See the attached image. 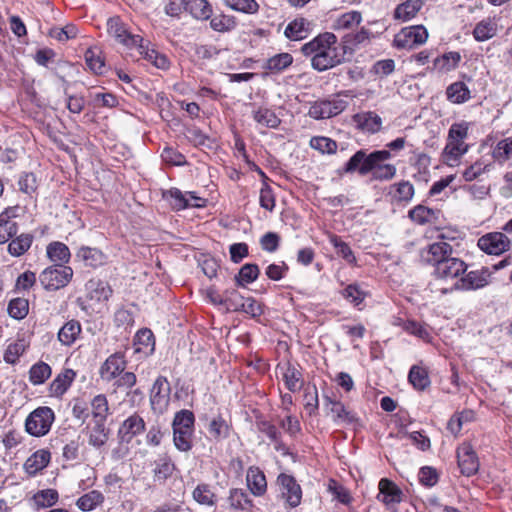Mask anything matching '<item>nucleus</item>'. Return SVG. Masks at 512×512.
Masks as SVG:
<instances>
[{"instance_id": "20", "label": "nucleus", "mask_w": 512, "mask_h": 512, "mask_svg": "<svg viewBox=\"0 0 512 512\" xmlns=\"http://www.w3.org/2000/svg\"><path fill=\"white\" fill-rule=\"evenodd\" d=\"M453 254L452 246L447 242H434L421 251V259L427 265L438 269L449 256Z\"/></svg>"}, {"instance_id": "40", "label": "nucleus", "mask_w": 512, "mask_h": 512, "mask_svg": "<svg viewBox=\"0 0 512 512\" xmlns=\"http://www.w3.org/2000/svg\"><path fill=\"white\" fill-rule=\"evenodd\" d=\"M76 256L81 259L86 266L97 268L105 262L104 253L94 247L81 246L76 253Z\"/></svg>"}, {"instance_id": "61", "label": "nucleus", "mask_w": 512, "mask_h": 512, "mask_svg": "<svg viewBox=\"0 0 512 512\" xmlns=\"http://www.w3.org/2000/svg\"><path fill=\"white\" fill-rule=\"evenodd\" d=\"M460 60L461 56L458 52H448L434 60V67L439 71L448 72L454 70Z\"/></svg>"}, {"instance_id": "15", "label": "nucleus", "mask_w": 512, "mask_h": 512, "mask_svg": "<svg viewBox=\"0 0 512 512\" xmlns=\"http://www.w3.org/2000/svg\"><path fill=\"white\" fill-rule=\"evenodd\" d=\"M276 370L280 372L281 379L289 392H298L304 386V376L298 364L286 361L279 363L276 366Z\"/></svg>"}, {"instance_id": "33", "label": "nucleus", "mask_w": 512, "mask_h": 512, "mask_svg": "<svg viewBox=\"0 0 512 512\" xmlns=\"http://www.w3.org/2000/svg\"><path fill=\"white\" fill-rule=\"evenodd\" d=\"M135 353L150 355L155 349V337L149 328H142L134 336Z\"/></svg>"}, {"instance_id": "2", "label": "nucleus", "mask_w": 512, "mask_h": 512, "mask_svg": "<svg viewBox=\"0 0 512 512\" xmlns=\"http://www.w3.org/2000/svg\"><path fill=\"white\" fill-rule=\"evenodd\" d=\"M337 37L330 32L321 33L301 47L304 56L310 57L311 66L319 72L326 71L343 60Z\"/></svg>"}, {"instance_id": "4", "label": "nucleus", "mask_w": 512, "mask_h": 512, "mask_svg": "<svg viewBox=\"0 0 512 512\" xmlns=\"http://www.w3.org/2000/svg\"><path fill=\"white\" fill-rule=\"evenodd\" d=\"M195 416L187 409L176 412L173 422V442L175 447L182 452L192 449V438L194 434Z\"/></svg>"}, {"instance_id": "9", "label": "nucleus", "mask_w": 512, "mask_h": 512, "mask_svg": "<svg viewBox=\"0 0 512 512\" xmlns=\"http://www.w3.org/2000/svg\"><path fill=\"white\" fill-rule=\"evenodd\" d=\"M276 483L279 486L280 496L284 500L286 507L293 509L301 504L302 488L294 476L280 473L277 476Z\"/></svg>"}, {"instance_id": "50", "label": "nucleus", "mask_w": 512, "mask_h": 512, "mask_svg": "<svg viewBox=\"0 0 512 512\" xmlns=\"http://www.w3.org/2000/svg\"><path fill=\"white\" fill-rule=\"evenodd\" d=\"M84 440L80 435L67 441L62 448V457L67 462H77L80 460Z\"/></svg>"}, {"instance_id": "56", "label": "nucleus", "mask_w": 512, "mask_h": 512, "mask_svg": "<svg viewBox=\"0 0 512 512\" xmlns=\"http://www.w3.org/2000/svg\"><path fill=\"white\" fill-rule=\"evenodd\" d=\"M7 312L15 320L24 319L29 313V301L26 298L17 297L9 301Z\"/></svg>"}, {"instance_id": "22", "label": "nucleus", "mask_w": 512, "mask_h": 512, "mask_svg": "<svg viewBox=\"0 0 512 512\" xmlns=\"http://www.w3.org/2000/svg\"><path fill=\"white\" fill-rule=\"evenodd\" d=\"M343 100H323L315 102L309 109V116L314 119H327L340 114L345 109Z\"/></svg>"}, {"instance_id": "7", "label": "nucleus", "mask_w": 512, "mask_h": 512, "mask_svg": "<svg viewBox=\"0 0 512 512\" xmlns=\"http://www.w3.org/2000/svg\"><path fill=\"white\" fill-rule=\"evenodd\" d=\"M255 427L257 431L264 435L270 444L273 445L275 451L282 455L289 454V447L283 440V435L280 429L269 420L264 414L258 412L255 414Z\"/></svg>"}, {"instance_id": "29", "label": "nucleus", "mask_w": 512, "mask_h": 512, "mask_svg": "<svg viewBox=\"0 0 512 512\" xmlns=\"http://www.w3.org/2000/svg\"><path fill=\"white\" fill-rule=\"evenodd\" d=\"M86 435L90 446L101 449L109 440L110 429L106 422L92 421V425L86 427Z\"/></svg>"}, {"instance_id": "46", "label": "nucleus", "mask_w": 512, "mask_h": 512, "mask_svg": "<svg viewBox=\"0 0 512 512\" xmlns=\"http://www.w3.org/2000/svg\"><path fill=\"white\" fill-rule=\"evenodd\" d=\"M34 237L29 233H22L15 238H11L8 244V252L14 257L24 255L31 247Z\"/></svg>"}, {"instance_id": "14", "label": "nucleus", "mask_w": 512, "mask_h": 512, "mask_svg": "<svg viewBox=\"0 0 512 512\" xmlns=\"http://www.w3.org/2000/svg\"><path fill=\"white\" fill-rule=\"evenodd\" d=\"M378 489L377 499L386 506L387 510L396 512L398 504L403 501L402 489L388 478L380 479Z\"/></svg>"}, {"instance_id": "31", "label": "nucleus", "mask_w": 512, "mask_h": 512, "mask_svg": "<svg viewBox=\"0 0 512 512\" xmlns=\"http://www.w3.org/2000/svg\"><path fill=\"white\" fill-rule=\"evenodd\" d=\"M176 470V465L168 454L159 455L154 461L153 478L154 481L164 483L172 476Z\"/></svg>"}, {"instance_id": "11", "label": "nucleus", "mask_w": 512, "mask_h": 512, "mask_svg": "<svg viewBox=\"0 0 512 512\" xmlns=\"http://www.w3.org/2000/svg\"><path fill=\"white\" fill-rule=\"evenodd\" d=\"M491 272L489 268L482 267L481 269L465 272L454 283L452 290L458 291H474L486 287L490 283Z\"/></svg>"}, {"instance_id": "63", "label": "nucleus", "mask_w": 512, "mask_h": 512, "mask_svg": "<svg viewBox=\"0 0 512 512\" xmlns=\"http://www.w3.org/2000/svg\"><path fill=\"white\" fill-rule=\"evenodd\" d=\"M223 3L230 9L245 14H255L259 10L256 0H223Z\"/></svg>"}, {"instance_id": "45", "label": "nucleus", "mask_w": 512, "mask_h": 512, "mask_svg": "<svg viewBox=\"0 0 512 512\" xmlns=\"http://www.w3.org/2000/svg\"><path fill=\"white\" fill-rule=\"evenodd\" d=\"M328 239L338 256L342 257L349 265L355 266L357 264V259L351 247L348 243L344 242L340 236L330 233Z\"/></svg>"}, {"instance_id": "30", "label": "nucleus", "mask_w": 512, "mask_h": 512, "mask_svg": "<svg viewBox=\"0 0 512 512\" xmlns=\"http://www.w3.org/2000/svg\"><path fill=\"white\" fill-rule=\"evenodd\" d=\"M476 420V413L472 409H463L456 411L449 418L446 429L454 437H459L465 424L472 423Z\"/></svg>"}, {"instance_id": "25", "label": "nucleus", "mask_w": 512, "mask_h": 512, "mask_svg": "<svg viewBox=\"0 0 512 512\" xmlns=\"http://www.w3.org/2000/svg\"><path fill=\"white\" fill-rule=\"evenodd\" d=\"M77 374L71 368H64L56 377L51 381L48 386V393L50 397L62 399L64 394L70 389L75 381Z\"/></svg>"}, {"instance_id": "36", "label": "nucleus", "mask_w": 512, "mask_h": 512, "mask_svg": "<svg viewBox=\"0 0 512 512\" xmlns=\"http://www.w3.org/2000/svg\"><path fill=\"white\" fill-rule=\"evenodd\" d=\"M408 381L415 390L424 391L431 384L428 369L422 365L411 366Z\"/></svg>"}, {"instance_id": "24", "label": "nucleus", "mask_w": 512, "mask_h": 512, "mask_svg": "<svg viewBox=\"0 0 512 512\" xmlns=\"http://www.w3.org/2000/svg\"><path fill=\"white\" fill-rule=\"evenodd\" d=\"M355 127L366 134H376L382 129V118L374 111H362L352 116Z\"/></svg>"}, {"instance_id": "54", "label": "nucleus", "mask_w": 512, "mask_h": 512, "mask_svg": "<svg viewBox=\"0 0 512 512\" xmlns=\"http://www.w3.org/2000/svg\"><path fill=\"white\" fill-rule=\"evenodd\" d=\"M216 300L223 302V306H225L228 311L238 312L239 307L243 305L244 296L236 289H226L222 295H217Z\"/></svg>"}, {"instance_id": "42", "label": "nucleus", "mask_w": 512, "mask_h": 512, "mask_svg": "<svg viewBox=\"0 0 512 512\" xmlns=\"http://www.w3.org/2000/svg\"><path fill=\"white\" fill-rule=\"evenodd\" d=\"M105 501V497L99 490H91L76 500V506L83 512H89L101 506Z\"/></svg>"}, {"instance_id": "43", "label": "nucleus", "mask_w": 512, "mask_h": 512, "mask_svg": "<svg viewBox=\"0 0 512 512\" xmlns=\"http://www.w3.org/2000/svg\"><path fill=\"white\" fill-rule=\"evenodd\" d=\"M497 23L492 18H486L478 22L473 29V37L478 42H484L497 34Z\"/></svg>"}, {"instance_id": "55", "label": "nucleus", "mask_w": 512, "mask_h": 512, "mask_svg": "<svg viewBox=\"0 0 512 512\" xmlns=\"http://www.w3.org/2000/svg\"><path fill=\"white\" fill-rule=\"evenodd\" d=\"M362 21L359 11H349L340 15L333 24L334 30H350L358 26Z\"/></svg>"}, {"instance_id": "28", "label": "nucleus", "mask_w": 512, "mask_h": 512, "mask_svg": "<svg viewBox=\"0 0 512 512\" xmlns=\"http://www.w3.org/2000/svg\"><path fill=\"white\" fill-rule=\"evenodd\" d=\"M227 503L234 511L255 512V504L249 494L242 488H231L228 493Z\"/></svg>"}, {"instance_id": "8", "label": "nucleus", "mask_w": 512, "mask_h": 512, "mask_svg": "<svg viewBox=\"0 0 512 512\" xmlns=\"http://www.w3.org/2000/svg\"><path fill=\"white\" fill-rule=\"evenodd\" d=\"M205 422V428L209 434V438L214 442H222L229 439L234 433V427L231 417H225L223 414L209 418L207 415L200 417Z\"/></svg>"}, {"instance_id": "57", "label": "nucleus", "mask_w": 512, "mask_h": 512, "mask_svg": "<svg viewBox=\"0 0 512 512\" xmlns=\"http://www.w3.org/2000/svg\"><path fill=\"white\" fill-rule=\"evenodd\" d=\"M447 98L453 103H464L470 99V90L463 82H455L448 86Z\"/></svg>"}, {"instance_id": "41", "label": "nucleus", "mask_w": 512, "mask_h": 512, "mask_svg": "<svg viewBox=\"0 0 512 512\" xmlns=\"http://www.w3.org/2000/svg\"><path fill=\"white\" fill-rule=\"evenodd\" d=\"M184 11L198 20H207L212 14V8L206 0H184Z\"/></svg>"}, {"instance_id": "18", "label": "nucleus", "mask_w": 512, "mask_h": 512, "mask_svg": "<svg viewBox=\"0 0 512 512\" xmlns=\"http://www.w3.org/2000/svg\"><path fill=\"white\" fill-rule=\"evenodd\" d=\"M511 241L502 232H490L478 239V247L489 255H500L508 251Z\"/></svg>"}, {"instance_id": "27", "label": "nucleus", "mask_w": 512, "mask_h": 512, "mask_svg": "<svg viewBox=\"0 0 512 512\" xmlns=\"http://www.w3.org/2000/svg\"><path fill=\"white\" fill-rule=\"evenodd\" d=\"M246 485L255 497H262L267 493L266 476L258 466H250L246 473Z\"/></svg>"}, {"instance_id": "62", "label": "nucleus", "mask_w": 512, "mask_h": 512, "mask_svg": "<svg viewBox=\"0 0 512 512\" xmlns=\"http://www.w3.org/2000/svg\"><path fill=\"white\" fill-rule=\"evenodd\" d=\"M403 330L406 333L426 342H430L432 339L431 333L427 329L426 325L416 320H406V323H403Z\"/></svg>"}, {"instance_id": "49", "label": "nucleus", "mask_w": 512, "mask_h": 512, "mask_svg": "<svg viewBox=\"0 0 512 512\" xmlns=\"http://www.w3.org/2000/svg\"><path fill=\"white\" fill-rule=\"evenodd\" d=\"M293 63V57L289 53L276 54L265 61L262 68L270 73H280Z\"/></svg>"}, {"instance_id": "19", "label": "nucleus", "mask_w": 512, "mask_h": 512, "mask_svg": "<svg viewBox=\"0 0 512 512\" xmlns=\"http://www.w3.org/2000/svg\"><path fill=\"white\" fill-rule=\"evenodd\" d=\"M127 360L124 352L118 351L102 363L99 369L100 377L107 382L116 380L126 369Z\"/></svg>"}, {"instance_id": "3", "label": "nucleus", "mask_w": 512, "mask_h": 512, "mask_svg": "<svg viewBox=\"0 0 512 512\" xmlns=\"http://www.w3.org/2000/svg\"><path fill=\"white\" fill-rule=\"evenodd\" d=\"M469 123L462 121L451 125L448 131L447 142L442 153L443 161L449 166H454L460 158L468 151L469 146L465 143L468 137Z\"/></svg>"}, {"instance_id": "5", "label": "nucleus", "mask_w": 512, "mask_h": 512, "mask_svg": "<svg viewBox=\"0 0 512 512\" xmlns=\"http://www.w3.org/2000/svg\"><path fill=\"white\" fill-rule=\"evenodd\" d=\"M55 419V412L51 407L39 406L27 415L24 430L32 437H44L51 431Z\"/></svg>"}, {"instance_id": "17", "label": "nucleus", "mask_w": 512, "mask_h": 512, "mask_svg": "<svg viewBox=\"0 0 512 512\" xmlns=\"http://www.w3.org/2000/svg\"><path fill=\"white\" fill-rule=\"evenodd\" d=\"M145 430L146 423L144 418L138 412H134L120 424L117 436L120 442L128 444L135 437L141 435Z\"/></svg>"}, {"instance_id": "44", "label": "nucleus", "mask_w": 512, "mask_h": 512, "mask_svg": "<svg viewBox=\"0 0 512 512\" xmlns=\"http://www.w3.org/2000/svg\"><path fill=\"white\" fill-rule=\"evenodd\" d=\"M28 375L30 383L34 386H39L51 377L52 368L48 363L40 360L30 367Z\"/></svg>"}, {"instance_id": "60", "label": "nucleus", "mask_w": 512, "mask_h": 512, "mask_svg": "<svg viewBox=\"0 0 512 512\" xmlns=\"http://www.w3.org/2000/svg\"><path fill=\"white\" fill-rule=\"evenodd\" d=\"M253 119L258 124L269 128H276L280 124V119L276 114L272 110L264 107H259L253 112Z\"/></svg>"}, {"instance_id": "48", "label": "nucleus", "mask_w": 512, "mask_h": 512, "mask_svg": "<svg viewBox=\"0 0 512 512\" xmlns=\"http://www.w3.org/2000/svg\"><path fill=\"white\" fill-rule=\"evenodd\" d=\"M193 499L200 505L212 507L217 503V495L212 491L209 484H198L192 491Z\"/></svg>"}, {"instance_id": "47", "label": "nucleus", "mask_w": 512, "mask_h": 512, "mask_svg": "<svg viewBox=\"0 0 512 512\" xmlns=\"http://www.w3.org/2000/svg\"><path fill=\"white\" fill-rule=\"evenodd\" d=\"M422 6V0H407L396 7L394 17L404 22L409 21L416 16Z\"/></svg>"}, {"instance_id": "26", "label": "nucleus", "mask_w": 512, "mask_h": 512, "mask_svg": "<svg viewBox=\"0 0 512 512\" xmlns=\"http://www.w3.org/2000/svg\"><path fill=\"white\" fill-rule=\"evenodd\" d=\"M51 461V452L48 449H39L32 453L24 462L23 469L25 473L34 477L44 470Z\"/></svg>"}, {"instance_id": "34", "label": "nucleus", "mask_w": 512, "mask_h": 512, "mask_svg": "<svg viewBox=\"0 0 512 512\" xmlns=\"http://www.w3.org/2000/svg\"><path fill=\"white\" fill-rule=\"evenodd\" d=\"M82 326L78 320L67 321L58 331V340L64 346H72L79 339Z\"/></svg>"}, {"instance_id": "32", "label": "nucleus", "mask_w": 512, "mask_h": 512, "mask_svg": "<svg viewBox=\"0 0 512 512\" xmlns=\"http://www.w3.org/2000/svg\"><path fill=\"white\" fill-rule=\"evenodd\" d=\"M89 412L92 421L106 422L111 414L107 396L105 394L95 395L89 402Z\"/></svg>"}, {"instance_id": "13", "label": "nucleus", "mask_w": 512, "mask_h": 512, "mask_svg": "<svg viewBox=\"0 0 512 512\" xmlns=\"http://www.w3.org/2000/svg\"><path fill=\"white\" fill-rule=\"evenodd\" d=\"M107 33L116 42L123 45L129 50L135 48L141 42L140 35L130 33L119 16L111 17L107 21Z\"/></svg>"}, {"instance_id": "16", "label": "nucleus", "mask_w": 512, "mask_h": 512, "mask_svg": "<svg viewBox=\"0 0 512 512\" xmlns=\"http://www.w3.org/2000/svg\"><path fill=\"white\" fill-rule=\"evenodd\" d=\"M467 269L468 265L464 260L451 255L439 265L438 269L433 270V276L443 281L458 280Z\"/></svg>"}, {"instance_id": "64", "label": "nucleus", "mask_w": 512, "mask_h": 512, "mask_svg": "<svg viewBox=\"0 0 512 512\" xmlns=\"http://www.w3.org/2000/svg\"><path fill=\"white\" fill-rule=\"evenodd\" d=\"M409 217L417 224L423 225L436 218L435 212L423 205H418L409 211Z\"/></svg>"}, {"instance_id": "38", "label": "nucleus", "mask_w": 512, "mask_h": 512, "mask_svg": "<svg viewBox=\"0 0 512 512\" xmlns=\"http://www.w3.org/2000/svg\"><path fill=\"white\" fill-rule=\"evenodd\" d=\"M59 500V493L56 489L48 488L39 490L32 498V505L35 510L53 507Z\"/></svg>"}, {"instance_id": "37", "label": "nucleus", "mask_w": 512, "mask_h": 512, "mask_svg": "<svg viewBox=\"0 0 512 512\" xmlns=\"http://www.w3.org/2000/svg\"><path fill=\"white\" fill-rule=\"evenodd\" d=\"M46 255L55 264L65 265L71 258L68 246L60 241H53L46 247Z\"/></svg>"}, {"instance_id": "59", "label": "nucleus", "mask_w": 512, "mask_h": 512, "mask_svg": "<svg viewBox=\"0 0 512 512\" xmlns=\"http://www.w3.org/2000/svg\"><path fill=\"white\" fill-rule=\"evenodd\" d=\"M27 349L28 345L24 339H19L14 343L9 344L4 352V361L8 364L15 365Z\"/></svg>"}, {"instance_id": "23", "label": "nucleus", "mask_w": 512, "mask_h": 512, "mask_svg": "<svg viewBox=\"0 0 512 512\" xmlns=\"http://www.w3.org/2000/svg\"><path fill=\"white\" fill-rule=\"evenodd\" d=\"M325 405H330V412L335 423H345L348 425L356 424L359 421L357 414L348 409L345 404L337 399H333L328 395L323 396Z\"/></svg>"}, {"instance_id": "58", "label": "nucleus", "mask_w": 512, "mask_h": 512, "mask_svg": "<svg viewBox=\"0 0 512 512\" xmlns=\"http://www.w3.org/2000/svg\"><path fill=\"white\" fill-rule=\"evenodd\" d=\"M237 26V20L232 15L219 14L210 20V27L217 32L225 33L234 30Z\"/></svg>"}, {"instance_id": "6", "label": "nucleus", "mask_w": 512, "mask_h": 512, "mask_svg": "<svg viewBox=\"0 0 512 512\" xmlns=\"http://www.w3.org/2000/svg\"><path fill=\"white\" fill-rule=\"evenodd\" d=\"M73 274L70 266L54 264L40 273L39 281L46 291H57L71 282Z\"/></svg>"}, {"instance_id": "10", "label": "nucleus", "mask_w": 512, "mask_h": 512, "mask_svg": "<svg viewBox=\"0 0 512 512\" xmlns=\"http://www.w3.org/2000/svg\"><path fill=\"white\" fill-rule=\"evenodd\" d=\"M428 32L422 25L402 28L394 37L393 44L398 49L411 50L427 41Z\"/></svg>"}, {"instance_id": "39", "label": "nucleus", "mask_w": 512, "mask_h": 512, "mask_svg": "<svg viewBox=\"0 0 512 512\" xmlns=\"http://www.w3.org/2000/svg\"><path fill=\"white\" fill-rule=\"evenodd\" d=\"M310 25L305 18H296L287 25L284 34L292 41L302 40L308 36Z\"/></svg>"}, {"instance_id": "12", "label": "nucleus", "mask_w": 512, "mask_h": 512, "mask_svg": "<svg viewBox=\"0 0 512 512\" xmlns=\"http://www.w3.org/2000/svg\"><path fill=\"white\" fill-rule=\"evenodd\" d=\"M456 458L462 475L471 477L478 473L480 468L479 457L470 442H463L457 447Z\"/></svg>"}, {"instance_id": "51", "label": "nucleus", "mask_w": 512, "mask_h": 512, "mask_svg": "<svg viewBox=\"0 0 512 512\" xmlns=\"http://www.w3.org/2000/svg\"><path fill=\"white\" fill-rule=\"evenodd\" d=\"M341 296L354 307H359L369 295L358 283L348 284L341 292Z\"/></svg>"}, {"instance_id": "1", "label": "nucleus", "mask_w": 512, "mask_h": 512, "mask_svg": "<svg viewBox=\"0 0 512 512\" xmlns=\"http://www.w3.org/2000/svg\"><path fill=\"white\" fill-rule=\"evenodd\" d=\"M391 157L392 154L388 149L374 150L370 153L360 149L350 157L343 169L346 173L371 175L372 179L389 181L396 174L395 165L386 163Z\"/></svg>"}, {"instance_id": "21", "label": "nucleus", "mask_w": 512, "mask_h": 512, "mask_svg": "<svg viewBox=\"0 0 512 512\" xmlns=\"http://www.w3.org/2000/svg\"><path fill=\"white\" fill-rule=\"evenodd\" d=\"M171 386L165 376L159 375L150 392V403L153 410H162L170 402Z\"/></svg>"}, {"instance_id": "52", "label": "nucleus", "mask_w": 512, "mask_h": 512, "mask_svg": "<svg viewBox=\"0 0 512 512\" xmlns=\"http://www.w3.org/2000/svg\"><path fill=\"white\" fill-rule=\"evenodd\" d=\"M18 232V224L11 219L8 211L0 214V244H4L13 238Z\"/></svg>"}, {"instance_id": "53", "label": "nucleus", "mask_w": 512, "mask_h": 512, "mask_svg": "<svg viewBox=\"0 0 512 512\" xmlns=\"http://www.w3.org/2000/svg\"><path fill=\"white\" fill-rule=\"evenodd\" d=\"M260 274V269L257 264L246 263L244 264L237 275H235V282L237 286L245 287L247 284L254 282Z\"/></svg>"}, {"instance_id": "35", "label": "nucleus", "mask_w": 512, "mask_h": 512, "mask_svg": "<svg viewBox=\"0 0 512 512\" xmlns=\"http://www.w3.org/2000/svg\"><path fill=\"white\" fill-rule=\"evenodd\" d=\"M148 44L149 42H145L141 37V42L139 45H135L134 49H137L139 54L150 63H152L155 67L160 69H167L169 67L168 58L165 55L158 53L154 49H149Z\"/></svg>"}]
</instances>
